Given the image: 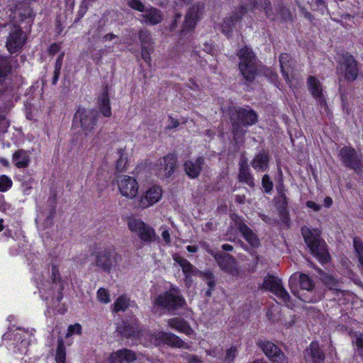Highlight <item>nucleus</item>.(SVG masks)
<instances>
[{
  "mask_svg": "<svg viewBox=\"0 0 363 363\" xmlns=\"http://www.w3.org/2000/svg\"><path fill=\"white\" fill-rule=\"evenodd\" d=\"M121 334L128 338H138L146 345L158 346L166 344L173 347L189 349V345L185 343L177 335L164 331L151 333L141 330L138 323L124 322L118 328Z\"/></svg>",
  "mask_w": 363,
  "mask_h": 363,
  "instance_id": "1",
  "label": "nucleus"
},
{
  "mask_svg": "<svg viewBox=\"0 0 363 363\" xmlns=\"http://www.w3.org/2000/svg\"><path fill=\"white\" fill-rule=\"evenodd\" d=\"M257 115L253 110L236 108L230 113V121L235 139H238L245 133L244 127L252 125L257 123Z\"/></svg>",
  "mask_w": 363,
  "mask_h": 363,
  "instance_id": "2",
  "label": "nucleus"
},
{
  "mask_svg": "<svg viewBox=\"0 0 363 363\" xmlns=\"http://www.w3.org/2000/svg\"><path fill=\"white\" fill-rule=\"evenodd\" d=\"M301 233L311 253L322 262H327L328 253L325 242L320 238V231L318 230H311L307 227H303Z\"/></svg>",
  "mask_w": 363,
  "mask_h": 363,
  "instance_id": "3",
  "label": "nucleus"
},
{
  "mask_svg": "<svg viewBox=\"0 0 363 363\" xmlns=\"http://www.w3.org/2000/svg\"><path fill=\"white\" fill-rule=\"evenodd\" d=\"M238 55L240 59L239 69L242 76L247 81L252 80L257 72L258 67L253 52L249 48L245 47L239 50Z\"/></svg>",
  "mask_w": 363,
  "mask_h": 363,
  "instance_id": "4",
  "label": "nucleus"
},
{
  "mask_svg": "<svg viewBox=\"0 0 363 363\" xmlns=\"http://www.w3.org/2000/svg\"><path fill=\"white\" fill-rule=\"evenodd\" d=\"M289 284L291 291L294 296L306 302L312 301L311 299L304 297L302 294L303 291H311L314 287L313 281L308 275L294 273L290 277Z\"/></svg>",
  "mask_w": 363,
  "mask_h": 363,
  "instance_id": "5",
  "label": "nucleus"
},
{
  "mask_svg": "<svg viewBox=\"0 0 363 363\" xmlns=\"http://www.w3.org/2000/svg\"><path fill=\"white\" fill-rule=\"evenodd\" d=\"M155 303L170 311L182 308L185 300L177 288L172 287L169 291L159 295Z\"/></svg>",
  "mask_w": 363,
  "mask_h": 363,
  "instance_id": "6",
  "label": "nucleus"
},
{
  "mask_svg": "<svg viewBox=\"0 0 363 363\" xmlns=\"http://www.w3.org/2000/svg\"><path fill=\"white\" fill-rule=\"evenodd\" d=\"M127 224L128 229L142 241L152 242L156 240L157 237L154 228L142 220L131 218L128 219Z\"/></svg>",
  "mask_w": 363,
  "mask_h": 363,
  "instance_id": "7",
  "label": "nucleus"
},
{
  "mask_svg": "<svg viewBox=\"0 0 363 363\" xmlns=\"http://www.w3.org/2000/svg\"><path fill=\"white\" fill-rule=\"evenodd\" d=\"M262 287L272 292L286 306L292 307L294 306L289 293L284 288L281 281L277 277H266Z\"/></svg>",
  "mask_w": 363,
  "mask_h": 363,
  "instance_id": "8",
  "label": "nucleus"
},
{
  "mask_svg": "<svg viewBox=\"0 0 363 363\" xmlns=\"http://www.w3.org/2000/svg\"><path fill=\"white\" fill-rule=\"evenodd\" d=\"M338 157L342 164L353 169L357 174L363 171V160L361 155L352 147H343L340 150Z\"/></svg>",
  "mask_w": 363,
  "mask_h": 363,
  "instance_id": "9",
  "label": "nucleus"
},
{
  "mask_svg": "<svg viewBox=\"0 0 363 363\" xmlns=\"http://www.w3.org/2000/svg\"><path fill=\"white\" fill-rule=\"evenodd\" d=\"M75 120H79L81 128L86 135L93 133L97 123V113L91 109L79 108L74 116Z\"/></svg>",
  "mask_w": 363,
  "mask_h": 363,
  "instance_id": "10",
  "label": "nucleus"
},
{
  "mask_svg": "<svg viewBox=\"0 0 363 363\" xmlns=\"http://www.w3.org/2000/svg\"><path fill=\"white\" fill-rule=\"evenodd\" d=\"M118 189L122 196L128 199H133L138 194L139 185L137 180L128 175H122L117 178Z\"/></svg>",
  "mask_w": 363,
  "mask_h": 363,
  "instance_id": "11",
  "label": "nucleus"
},
{
  "mask_svg": "<svg viewBox=\"0 0 363 363\" xmlns=\"http://www.w3.org/2000/svg\"><path fill=\"white\" fill-rule=\"evenodd\" d=\"M162 190L160 186L153 185L149 187L139 198L137 207L145 209L157 203L162 198Z\"/></svg>",
  "mask_w": 363,
  "mask_h": 363,
  "instance_id": "12",
  "label": "nucleus"
},
{
  "mask_svg": "<svg viewBox=\"0 0 363 363\" xmlns=\"http://www.w3.org/2000/svg\"><path fill=\"white\" fill-rule=\"evenodd\" d=\"M177 158L173 155H168L157 160L155 170L161 178L169 177L174 170Z\"/></svg>",
  "mask_w": 363,
  "mask_h": 363,
  "instance_id": "13",
  "label": "nucleus"
},
{
  "mask_svg": "<svg viewBox=\"0 0 363 363\" xmlns=\"http://www.w3.org/2000/svg\"><path fill=\"white\" fill-rule=\"evenodd\" d=\"M280 68L286 82L291 86H295L298 80L293 74L294 62L286 53H282L279 57Z\"/></svg>",
  "mask_w": 363,
  "mask_h": 363,
  "instance_id": "14",
  "label": "nucleus"
},
{
  "mask_svg": "<svg viewBox=\"0 0 363 363\" xmlns=\"http://www.w3.org/2000/svg\"><path fill=\"white\" fill-rule=\"evenodd\" d=\"M339 70L348 81H354L357 79L358 74L357 62L352 55L343 57Z\"/></svg>",
  "mask_w": 363,
  "mask_h": 363,
  "instance_id": "15",
  "label": "nucleus"
},
{
  "mask_svg": "<svg viewBox=\"0 0 363 363\" xmlns=\"http://www.w3.org/2000/svg\"><path fill=\"white\" fill-rule=\"evenodd\" d=\"M247 11V9L245 6H241L239 8H238L231 14L230 16L225 18L220 26L222 32L225 35H229L231 33L235 23L242 18V17L245 15Z\"/></svg>",
  "mask_w": 363,
  "mask_h": 363,
  "instance_id": "16",
  "label": "nucleus"
},
{
  "mask_svg": "<svg viewBox=\"0 0 363 363\" xmlns=\"http://www.w3.org/2000/svg\"><path fill=\"white\" fill-rule=\"evenodd\" d=\"M215 260L222 270L233 276L238 274L236 262L232 256L225 253L219 252L218 255H215Z\"/></svg>",
  "mask_w": 363,
  "mask_h": 363,
  "instance_id": "17",
  "label": "nucleus"
},
{
  "mask_svg": "<svg viewBox=\"0 0 363 363\" xmlns=\"http://www.w3.org/2000/svg\"><path fill=\"white\" fill-rule=\"evenodd\" d=\"M202 13V6L197 4L191 6L185 16L183 31L185 30H188L193 29L196 26L197 21L201 18Z\"/></svg>",
  "mask_w": 363,
  "mask_h": 363,
  "instance_id": "18",
  "label": "nucleus"
},
{
  "mask_svg": "<svg viewBox=\"0 0 363 363\" xmlns=\"http://www.w3.org/2000/svg\"><path fill=\"white\" fill-rule=\"evenodd\" d=\"M25 42V37L21 29H15L14 31L10 33L7 42L6 47L11 53L16 52L21 49Z\"/></svg>",
  "mask_w": 363,
  "mask_h": 363,
  "instance_id": "19",
  "label": "nucleus"
},
{
  "mask_svg": "<svg viewBox=\"0 0 363 363\" xmlns=\"http://www.w3.org/2000/svg\"><path fill=\"white\" fill-rule=\"evenodd\" d=\"M307 84L313 96L317 100L320 105L326 107V101L320 82L315 77L311 76L308 79Z\"/></svg>",
  "mask_w": 363,
  "mask_h": 363,
  "instance_id": "20",
  "label": "nucleus"
},
{
  "mask_svg": "<svg viewBox=\"0 0 363 363\" xmlns=\"http://www.w3.org/2000/svg\"><path fill=\"white\" fill-rule=\"evenodd\" d=\"M118 256L109 251H102L97 254L96 264L104 270H109L116 263Z\"/></svg>",
  "mask_w": 363,
  "mask_h": 363,
  "instance_id": "21",
  "label": "nucleus"
},
{
  "mask_svg": "<svg viewBox=\"0 0 363 363\" xmlns=\"http://www.w3.org/2000/svg\"><path fill=\"white\" fill-rule=\"evenodd\" d=\"M203 163L204 159L201 157L195 160H187L184 164V171L190 178H196L201 172Z\"/></svg>",
  "mask_w": 363,
  "mask_h": 363,
  "instance_id": "22",
  "label": "nucleus"
},
{
  "mask_svg": "<svg viewBox=\"0 0 363 363\" xmlns=\"http://www.w3.org/2000/svg\"><path fill=\"white\" fill-rule=\"evenodd\" d=\"M162 19L160 11L153 7H147L140 16V21L150 25H156Z\"/></svg>",
  "mask_w": 363,
  "mask_h": 363,
  "instance_id": "23",
  "label": "nucleus"
},
{
  "mask_svg": "<svg viewBox=\"0 0 363 363\" xmlns=\"http://www.w3.org/2000/svg\"><path fill=\"white\" fill-rule=\"evenodd\" d=\"M306 361H312L314 363H322L325 359L324 353L320 350L319 345L313 342L305 351Z\"/></svg>",
  "mask_w": 363,
  "mask_h": 363,
  "instance_id": "24",
  "label": "nucleus"
},
{
  "mask_svg": "<svg viewBox=\"0 0 363 363\" xmlns=\"http://www.w3.org/2000/svg\"><path fill=\"white\" fill-rule=\"evenodd\" d=\"M135 359V353L128 349H123L113 352L110 355V361L111 363H130Z\"/></svg>",
  "mask_w": 363,
  "mask_h": 363,
  "instance_id": "25",
  "label": "nucleus"
},
{
  "mask_svg": "<svg viewBox=\"0 0 363 363\" xmlns=\"http://www.w3.org/2000/svg\"><path fill=\"white\" fill-rule=\"evenodd\" d=\"M238 228L245 240L253 247L259 245V240L257 235L244 223H238Z\"/></svg>",
  "mask_w": 363,
  "mask_h": 363,
  "instance_id": "26",
  "label": "nucleus"
},
{
  "mask_svg": "<svg viewBox=\"0 0 363 363\" xmlns=\"http://www.w3.org/2000/svg\"><path fill=\"white\" fill-rule=\"evenodd\" d=\"M167 323L169 327L178 332L183 333L187 335H191L193 333V330L183 318H169L167 320Z\"/></svg>",
  "mask_w": 363,
  "mask_h": 363,
  "instance_id": "27",
  "label": "nucleus"
},
{
  "mask_svg": "<svg viewBox=\"0 0 363 363\" xmlns=\"http://www.w3.org/2000/svg\"><path fill=\"white\" fill-rule=\"evenodd\" d=\"M12 161L17 168H26L30 162V154L24 150H19L13 154Z\"/></svg>",
  "mask_w": 363,
  "mask_h": 363,
  "instance_id": "28",
  "label": "nucleus"
},
{
  "mask_svg": "<svg viewBox=\"0 0 363 363\" xmlns=\"http://www.w3.org/2000/svg\"><path fill=\"white\" fill-rule=\"evenodd\" d=\"M269 156L265 152L257 154L252 161V167L257 171L264 172L268 167Z\"/></svg>",
  "mask_w": 363,
  "mask_h": 363,
  "instance_id": "29",
  "label": "nucleus"
},
{
  "mask_svg": "<svg viewBox=\"0 0 363 363\" xmlns=\"http://www.w3.org/2000/svg\"><path fill=\"white\" fill-rule=\"evenodd\" d=\"M257 345L269 359L281 350L276 345L269 341L259 340Z\"/></svg>",
  "mask_w": 363,
  "mask_h": 363,
  "instance_id": "30",
  "label": "nucleus"
},
{
  "mask_svg": "<svg viewBox=\"0 0 363 363\" xmlns=\"http://www.w3.org/2000/svg\"><path fill=\"white\" fill-rule=\"evenodd\" d=\"M239 179L240 182H245L250 186L254 185L253 178L250 173L249 167L245 160H242L240 162Z\"/></svg>",
  "mask_w": 363,
  "mask_h": 363,
  "instance_id": "31",
  "label": "nucleus"
},
{
  "mask_svg": "<svg viewBox=\"0 0 363 363\" xmlns=\"http://www.w3.org/2000/svg\"><path fill=\"white\" fill-rule=\"evenodd\" d=\"M173 259L180 265L184 274H196V273L200 272H198L196 269L187 259L182 257L180 255L177 254L174 255Z\"/></svg>",
  "mask_w": 363,
  "mask_h": 363,
  "instance_id": "32",
  "label": "nucleus"
},
{
  "mask_svg": "<svg viewBox=\"0 0 363 363\" xmlns=\"http://www.w3.org/2000/svg\"><path fill=\"white\" fill-rule=\"evenodd\" d=\"M99 109L105 117H110L111 116L110 100L106 90L104 91L99 98Z\"/></svg>",
  "mask_w": 363,
  "mask_h": 363,
  "instance_id": "33",
  "label": "nucleus"
},
{
  "mask_svg": "<svg viewBox=\"0 0 363 363\" xmlns=\"http://www.w3.org/2000/svg\"><path fill=\"white\" fill-rule=\"evenodd\" d=\"M117 160L116 162V169L118 172H122L125 171L127 164V157L125 156V150L119 148L116 152Z\"/></svg>",
  "mask_w": 363,
  "mask_h": 363,
  "instance_id": "34",
  "label": "nucleus"
},
{
  "mask_svg": "<svg viewBox=\"0 0 363 363\" xmlns=\"http://www.w3.org/2000/svg\"><path fill=\"white\" fill-rule=\"evenodd\" d=\"M277 206L280 213V215L283 218H286L288 200L284 191H280L279 195L277 201Z\"/></svg>",
  "mask_w": 363,
  "mask_h": 363,
  "instance_id": "35",
  "label": "nucleus"
},
{
  "mask_svg": "<svg viewBox=\"0 0 363 363\" xmlns=\"http://www.w3.org/2000/svg\"><path fill=\"white\" fill-rule=\"evenodd\" d=\"M139 38L141 42V48L143 49H152V40L150 33L147 30H141L139 32Z\"/></svg>",
  "mask_w": 363,
  "mask_h": 363,
  "instance_id": "36",
  "label": "nucleus"
},
{
  "mask_svg": "<svg viewBox=\"0 0 363 363\" xmlns=\"http://www.w3.org/2000/svg\"><path fill=\"white\" fill-rule=\"evenodd\" d=\"M129 298L126 296L122 295L119 296L114 302L113 311L115 312L124 311L126 308L129 307Z\"/></svg>",
  "mask_w": 363,
  "mask_h": 363,
  "instance_id": "37",
  "label": "nucleus"
},
{
  "mask_svg": "<svg viewBox=\"0 0 363 363\" xmlns=\"http://www.w3.org/2000/svg\"><path fill=\"white\" fill-rule=\"evenodd\" d=\"M66 357L65 347L62 339H58L55 360L57 363H65Z\"/></svg>",
  "mask_w": 363,
  "mask_h": 363,
  "instance_id": "38",
  "label": "nucleus"
},
{
  "mask_svg": "<svg viewBox=\"0 0 363 363\" xmlns=\"http://www.w3.org/2000/svg\"><path fill=\"white\" fill-rule=\"evenodd\" d=\"M269 0H253V4L252 6H251L250 9H263L265 13H266V15L269 17H270V8L269 7Z\"/></svg>",
  "mask_w": 363,
  "mask_h": 363,
  "instance_id": "39",
  "label": "nucleus"
},
{
  "mask_svg": "<svg viewBox=\"0 0 363 363\" xmlns=\"http://www.w3.org/2000/svg\"><path fill=\"white\" fill-rule=\"evenodd\" d=\"M354 247L359 258V262L363 267V242L358 238L354 239Z\"/></svg>",
  "mask_w": 363,
  "mask_h": 363,
  "instance_id": "40",
  "label": "nucleus"
},
{
  "mask_svg": "<svg viewBox=\"0 0 363 363\" xmlns=\"http://www.w3.org/2000/svg\"><path fill=\"white\" fill-rule=\"evenodd\" d=\"M97 298L100 302L105 304L111 301L109 292L104 288H100L97 291Z\"/></svg>",
  "mask_w": 363,
  "mask_h": 363,
  "instance_id": "41",
  "label": "nucleus"
},
{
  "mask_svg": "<svg viewBox=\"0 0 363 363\" xmlns=\"http://www.w3.org/2000/svg\"><path fill=\"white\" fill-rule=\"evenodd\" d=\"M12 185V181L6 175L0 177V191H6Z\"/></svg>",
  "mask_w": 363,
  "mask_h": 363,
  "instance_id": "42",
  "label": "nucleus"
},
{
  "mask_svg": "<svg viewBox=\"0 0 363 363\" xmlns=\"http://www.w3.org/2000/svg\"><path fill=\"white\" fill-rule=\"evenodd\" d=\"M269 359L272 363H289L287 357L281 350L273 355Z\"/></svg>",
  "mask_w": 363,
  "mask_h": 363,
  "instance_id": "43",
  "label": "nucleus"
},
{
  "mask_svg": "<svg viewBox=\"0 0 363 363\" xmlns=\"http://www.w3.org/2000/svg\"><path fill=\"white\" fill-rule=\"evenodd\" d=\"M352 342L357 347V350L359 351V353L362 355L363 352V333H354V339Z\"/></svg>",
  "mask_w": 363,
  "mask_h": 363,
  "instance_id": "44",
  "label": "nucleus"
},
{
  "mask_svg": "<svg viewBox=\"0 0 363 363\" xmlns=\"http://www.w3.org/2000/svg\"><path fill=\"white\" fill-rule=\"evenodd\" d=\"M237 355V348L235 346H231L226 350L225 357V363H231Z\"/></svg>",
  "mask_w": 363,
  "mask_h": 363,
  "instance_id": "45",
  "label": "nucleus"
},
{
  "mask_svg": "<svg viewBox=\"0 0 363 363\" xmlns=\"http://www.w3.org/2000/svg\"><path fill=\"white\" fill-rule=\"evenodd\" d=\"M128 5L132 9L137 10L141 13L145 11V9L147 8V6L144 5L140 0H129Z\"/></svg>",
  "mask_w": 363,
  "mask_h": 363,
  "instance_id": "46",
  "label": "nucleus"
},
{
  "mask_svg": "<svg viewBox=\"0 0 363 363\" xmlns=\"http://www.w3.org/2000/svg\"><path fill=\"white\" fill-rule=\"evenodd\" d=\"M82 333V326L79 323H75L74 325H70L68 327L67 333L66 334V337H69L74 334L80 335Z\"/></svg>",
  "mask_w": 363,
  "mask_h": 363,
  "instance_id": "47",
  "label": "nucleus"
},
{
  "mask_svg": "<svg viewBox=\"0 0 363 363\" xmlns=\"http://www.w3.org/2000/svg\"><path fill=\"white\" fill-rule=\"evenodd\" d=\"M199 274L203 277L204 281L206 282L209 288L213 289L215 286L214 277L213 276V274L211 272H199Z\"/></svg>",
  "mask_w": 363,
  "mask_h": 363,
  "instance_id": "48",
  "label": "nucleus"
},
{
  "mask_svg": "<svg viewBox=\"0 0 363 363\" xmlns=\"http://www.w3.org/2000/svg\"><path fill=\"white\" fill-rule=\"evenodd\" d=\"M262 184L266 192L268 193L271 191L273 187V184L267 174L264 175L262 177Z\"/></svg>",
  "mask_w": 363,
  "mask_h": 363,
  "instance_id": "49",
  "label": "nucleus"
},
{
  "mask_svg": "<svg viewBox=\"0 0 363 363\" xmlns=\"http://www.w3.org/2000/svg\"><path fill=\"white\" fill-rule=\"evenodd\" d=\"M182 357L187 359L188 363H203L197 356L184 353Z\"/></svg>",
  "mask_w": 363,
  "mask_h": 363,
  "instance_id": "50",
  "label": "nucleus"
},
{
  "mask_svg": "<svg viewBox=\"0 0 363 363\" xmlns=\"http://www.w3.org/2000/svg\"><path fill=\"white\" fill-rule=\"evenodd\" d=\"M11 209V205L5 201L3 195L0 194V211L7 212Z\"/></svg>",
  "mask_w": 363,
  "mask_h": 363,
  "instance_id": "51",
  "label": "nucleus"
},
{
  "mask_svg": "<svg viewBox=\"0 0 363 363\" xmlns=\"http://www.w3.org/2000/svg\"><path fill=\"white\" fill-rule=\"evenodd\" d=\"M162 231L161 233V236L163 240L164 241L165 244L169 245L171 242L169 231L166 228H162Z\"/></svg>",
  "mask_w": 363,
  "mask_h": 363,
  "instance_id": "52",
  "label": "nucleus"
},
{
  "mask_svg": "<svg viewBox=\"0 0 363 363\" xmlns=\"http://www.w3.org/2000/svg\"><path fill=\"white\" fill-rule=\"evenodd\" d=\"M179 125V122L174 118L172 116H169L168 124L167 125V129H174Z\"/></svg>",
  "mask_w": 363,
  "mask_h": 363,
  "instance_id": "53",
  "label": "nucleus"
},
{
  "mask_svg": "<svg viewBox=\"0 0 363 363\" xmlns=\"http://www.w3.org/2000/svg\"><path fill=\"white\" fill-rule=\"evenodd\" d=\"M141 55L143 59L147 63L150 62L151 57L150 52L152 50V49H143V48H141Z\"/></svg>",
  "mask_w": 363,
  "mask_h": 363,
  "instance_id": "54",
  "label": "nucleus"
},
{
  "mask_svg": "<svg viewBox=\"0 0 363 363\" xmlns=\"http://www.w3.org/2000/svg\"><path fill=\"white\" fill-rule=\"evenodd\" d=\"M306 204L308 208L313 209L314 211H319L321 208L320 205H318L312 201H308Z\"/></svg>",
  "mask_w": 363,
  "mask_h": 363,
  "instance_id": "55",
  "label": "nucleus"
},
{
  "mask_svg": "<svg viewBox=\"0 0 363 363\" xmlns=\"http://www.w3.org/2000/svg\"><path fill=\"white\" fill-rule=\"evenodd\" d=\"M60 45L57 43H53L50 46V48L48 49V52L50 55H54L55 54L58 52L60 51Z\"/></svg>",
  "mask_w": 363,
  "mask_h": 363,
  "instance_id": "56",
  "label": "nucleus"
},
{
  "mask_svg": "<svg viewBox=\"0 0 363 363\" xmlns=\"http://www.w3.org/2000/svg\"><path fill=\"white\" fill-rule=\"evenodd\" d=\"M63 57H64V54L63 53H61L58 56V57H57V59L56 60V62H55V70H57V71H60L61 70L62 65Z\"/></svg>",
  "mask_w": 363,
  "mask_h": 363,
  "instance_id": "57",
  "label": "nucleus"
},
{
  "mask_svg": "<svg viewBox=\"0 0 363 363\" xmlns=\"http://www.w3.org/2000/svg\"><path fill=\"white\" fill-rule=\"evenodd\" d=\"M9 126V121L5 118H0V131L5 132Z\"/></svg>",
  "mask_w": 363,
  "mask_h": 363,
  "instance_id": "58",
  "label": "nucleus"
},
{
  "mask_svg": "<svg viewBox=\"0 0 363 363\" xmlns=\"http://www.w3.org/2000/svg\"><path fill=\"white\" fill-rule=\"evenodd\" d=\"M52 274L53 276V281L57 285V281L60 279V274H59L58 269L56 266L53 265L52 267Z\"/></svg>",
  "mask_w": 363,
  "mask_h": 363,
  "instance_id": "59",
  "label": "nucleus"
},
{
  "mask_svg": "<svg viewBox=\"0 0 363 363\" xmlns=\"http://www.w3.org/2000/svg\"><path fill=\"white\" fill-rule=\"evenodd\" d=\"M203 247H204V249L209 253L211 254L212 256H213V257L215 258V255H218L219 253H217L216 252L215 250H213V249H211L209 245L208 244H206V242H203Z\"/></svg>",
  "mask_w": 363,
  "mask_h": 363,
  "instance_id": "60",
  "label": "nucleus"
},
{
  "mask_svg": "<svg viewBox=\"0 0 363 363\" xmlns=\"http://www.w3.org/2000/svg\"><path fill=\"white\" fill-rule=\"evenodd\" d=\"M265 74L273 82L274 81L277 75L274 72H273L272 70L267 69V72H265Z\"/></svg>",
  "mask_w": 363,
  "mask_h": 363,
  "instance_id": "61",
  "label": "nucleus"
},
{
  "mask_svg": "<svg viewBox=\"0 0 363 363\" xmlns=\"http://www.w3.org/2000/svg\"><path fill=\"white\" fill-rule=\"evenodd\" d=\"M323 203H324V206L325 208H330L333 204V199L331 197L327 196L325 198Z\"/></svg>",
  "mask_w": 363,
  "mask_h": 363,
  "instance_id": "62",
  "label": "nucleus"
},
{
  "mask_svg": "<svg viewBox=\"0 0 363 363\" xmlns=\"http://www.w3.org/2000/svg\"><path fill=\"white\" fill-rule=\"evenodd\" d=\"M60 74V71H57V70L54 71V76L52 78V84H56V83L57 82Z\"/></svg>",
  "mask_w": 363,
  "mask_h": 363,
  "instance_id": "63",
  "label": "nucleus"
},
{
  "mask_svg": "<svg viewBox=\"0 0 363 363\" xmlns=\"http://www.w3.org/2000/svg\"><path fill=\"white\" fill-rule=\"evenodd\" d=\"M328 281H325L326 284L330 288L333 289V286H335V280L332 277H328Z\"/></svg>",
  "mask_w": 363,
  "mask_h": 363,
  "instance_id": "64",
  "label": "nucleus"
}]
</instances>
